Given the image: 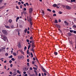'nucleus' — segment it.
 <instances>
[{
	"label": "nucleus",
	"mask_w": 76,
	"mask_h": 76,
	"mask_svg": "<svg viewBox=\"0 0 76 76\" xmlns=\"http://www.w3.org/2000/svg\"><path fill=\"white\" fill-rule=\"evenodd\" d=\"M27 18L28 22H32V18L31 17H27Z\"/></svg>",
	"instance_id": "f257e3e1"
},
{
	"label": "nucleus",
	"mask_w": 76,
	"mask_h": 76,
	"mask_svg": "<svg viewBox=\"0 0 76 76\" xmlns=\"http://www.w3.org/2000/svg\"><path fill=\"white\" fill-rule=\"evenodd\" d=\"M2 32L4 34H5V35H6V34H7V32L6 30H3L2 31Z\"/></svg>",
	"instance_id": "f03ea898"
},
{
	"label": "nucleus",
	"mask_w": 76,
	"mask_h": 76,
	"mask_svg": "<svg viewBox=\"0 0 76 76\" xmlns=\"http://www.w3.org/2000/svg\"><path fill=\"white\" fill-rule=\"evenodd\" d=\"M65 7L67 9H68V10H70V9H71V7L67 5Z\"/></svg>",
	"instance_id": "7ed1b4c3"
},
{
	"label": "nucleus",
	"mask_w": 76,
	"mask_h": 76,
	"mask_svg": "<svg viewBox=\"0 0 76 76\" xmlns=\"http://www.w3.org/2000/svg\"><path fill=\"white\" fill-rule=\"evenodd\" d=\"M42 71H43L44 72H45V73H48V72H47L46 70H45V69H44V68L42 67Z\"/></svg>",
	"instance_id": "20e7f679"
},
{
	"label": "nucleus",
	"mask_w": 76,
	"mask_h": 76,
	"mask_svg": "<svg viewBox=\"0 0 76 76\" xmlns=\"http://www.w3.org/2000/svg\"><path fill=\"white\" fill-rule=\"evenodd\" d=\"M64 23L65 25H66L67 26L68 25H69V23H68V22H67V21H64Z\"/></svg>",
	"instance_id": "39448f33"
},
{
	"label": "nucleus",
	"mask_w": 76,
	"mask_h": 76,
	"mask_svg": "<svg viewBox=\"0 0 76 76\" xmlns=\"http://www.w3.org/2000/svg\"><path fill=\"white\" fill-rule=\"evenodd\" d=\"M33 10V9L32 8H30L29 9V13H31L32 12Z\"/></svg>",
	"instance_id": "423d86ee"
},
{
	"label": "nucleus",
	"mask_w": 76,
	"mask_h": 76,
	"mask_svg": "<svg viewBox=\"0 0 76 76\" xmlns=\"http://www.w3.org/2000/svg\"><path fill=\"white\" fill-rule=\"evenodd\" d=\"M28 70V69L26 67H25L23 69V70L24 71H27Z\"/></svg>",
	"instance_id": "0eeeda50"
},
{
	"label": "nucleus",
	"mask_w": 76,
	"mask_h": 76,
	"mask_svg": "<svg viewBox=\"0 0 76 76\" xmlns=\"http://www.w3.org/2000/svg\"><path fill=\"white\" fill-rule=\"evenodd\" d=\"M56 27H57V28H60V25H58V24H56Z\"/></svg>",
	"instance_id": "6e6552de"
},
{
	"label": "nucleus",
	"mask_w": 76,
	"mask_h": 76,
	"mask_svg": "<svg viewBox=\"0 0 76 76\" xmlns=\"http://www.w3.org/2000/svg\"><path fill=\"white\" fill-rule=\"evenodd\" d=\"M5 27L7 29H9L10 28L9 26H7L6 25L5 26Z\"/></svg>",
	"instance_id": "1a4fd4ad"
},
{
	"label": "nucleus",
	"mask_w": 76,
	"mask_h": 76,
	"mask_svg": "<svg viewBox=\"0 0 76 76\" xmlns=\"http://www.w3.org/2000/svg\"><path fill=\"white\" fill-rule=\"evenodd\" d=\"M72 35V33H68V37H70Z\"/></svg>",
	"instance_id": "9d476101"
},
{
	"label": "nucleus",
	"mask_w": 76,
	"mask_h": 76,
	"mask_svg": "<svg viewBox=\"0 0 76 76\" xmlns=\"http://www.w3.org/2000/svg\"><path fill=\"white\" fill-rule=\"evenodd\" d=\"M18 59H21V58H22V56H18Z\"/></svg>",
	"instance_id": "9b49d317"
},
{
	"label": "nucleus",
	"mask_w": 76,
	"mask_h": 76,
	"mask_svg": "<svg viewBox=\"0 0 76 76\" xmlns=\"http://www.w3.org/2000/svg\"><path fill=\"white\" fill-rule=\"evenodd\" d=\"M18 48H20L21 47V45L20 43L18 44Z\"/></svg>",
	"instance_id": "f8f14e48"
},
{
	"label": "nucleus",
	"mask_w": 76,
	"mask_h": 76,
	"mask_svg": "<svg viewBox=\"0 0 76 76\" xmlns=\"http://www.w3.org/2000/svg\"><path fill=\"white\" fill-rule=\"evenodd\" d=\"M30 51H33V53H34V48H32L30 50Z\"/></svg>",
	"instance_id": "ddd939ff"
},
{
	"label": "nucleus",
	"mask_w": 76,
	"mask_h": 76,
	"mask_svg": "<svg viewBox=\"0 0 76 76\" xmlns=\"http://www.w3.org/2000/svg\"><path fill=\"white\" fill-rule=\"evenodd\" d=\"M54 23H58V21H57V20H55V22H54Z\"/></svg>",
	"instance_id": "4468645a"
},
{
	"label": "nucleus",
	"mask_w": 76,
	"mask_h": 76,
	"mask_svg": "<svg viewBox=\"0 0 76 76\" xmlns=\"http://www.w3.org/2000/svg\"><path fill=\"white\" fill-rule=\"evenodd\" d=\"M57 6L56 4H54L53 5V6L54 7H56Z\"/></svg>",
	"instance_id": "2eb2a0df"
},
{
	"label": "nucleus",
	"mask_w": 76,
	"mask_h": 76,
	"mask_svg": "<svg viewBox=\"0 0 76 76\" xmlns=\"http://www.w3.org/2000/svg\"><path fill=\"white\" fill-rule=\"evenodd\" d=\"M30 55L31 56V57H34V55H33V54H32V52L30 53Z\"/></svg>",
	"instance_id": "dca6fc26"
},
{
	"label": "nucleus",
	"mask_w": 76,
	"mask_h": 76,
	"mask_svg": "<svg viewBox=\"0 0 76 76\" xmlns=\"http://www.w3.org/2000/svg\"><path fill=\"white\" fill-rule=\"evenodd\" d=\"M9 21L10 23H12V19H10Z\"/></svg>",
	"instance_id": "f3484780"
},
{
	"label": "nucleus",
	"mask_w": 76,
	"mask_h": 76,
	"mask_svg": "<svg viewBox=\"0 0 76 76\" xmlns=\"http://www.w3.org/2000/svg\"><path fill=\"white\" fill-rule=\"evenodd\" d=\"M47 10H48V11H49V12H51V10H50V9H48Z\"/></svg>",
	"instance_id": "a211bd4d"
},
{
	"label": "nucleus",
	"mask_w": 76,
	"mask_h": 76,
	"mask_svg": "<svg viewBox=\"0 0 76 76\" xmlns=\"http://www.w3.org/2000/svg\"><path fill=\"white\" fill-rule=\"evenodd\" d=\"M42 14L43 15H44V11L43 10L42 11Z\"/></svg>",
	"instance_id": "6ab92c4d"
},
{
	"label": "nucleus",
	"mask_w": 76,
	"mask_h": 76,
	"mask_svg": "<svg viewBox=\"0 0 76 76\" xmlns=\"http://www.w3.org/2000/svg\"><path fill=\"white\" fill-rule=\"evenodd\" d=\"M27 31H28V29H27V28H25V30L24 31V33H26Z\"/></svg>",
	"instance_id": "aec40b11"
},
{
	"label": "nucleus",
	"mask_w": 76,
	"mask_h": 76,
	"mask_svg": "<svg viewBox=\"0 0 76 76\" xmlns=\"http://www.w3.org/2000/svg\"><path fill=\"white\" fill-rule=\"evenodd\" d=\"M13 55H14V56H16V53L15 52H14L13 53Z\"/></svg>",
	"instance_id": "412c9836"
},
{
	"label": "nucleus",
	"mask_w": 76,
	"mask_h": 76,
	"mask_svg": "<svg viewBox=\"0 0 76 76\" xmlns=\"http://www.w3.org/2000/svg\"><path fill=\"white\" fill-rule=\"evenodd\" d=\"M54 54H55V56H57V55L58 53H57V52H54Z\"/></svg>",
	"instance_id": "4be33fe9"
},
{
	"label": "nucleus",
	"mask_w": 76,
	"mask_h": 76,
	"mask_svg": "<svg viewBox=\"0 0 76 76\" xmlns=\"http://www.w3.org/2000/svg\"><path fill=\"white\" fill-rule=\"evenodd\" d=\"M75 0H71V2H75Z\"/></svg>",
	"instance_id": "5701e85b"
},
{
	"label": "nucleus",
	"mask_w": 76,
	"mask_h": 76,
	"mask_svg": "<svg viewBox=\"0 0 76 76\" xmlns=\"http://www.w3.org/2000/svg\"><path fill=\"white\" fill-rule=\"evenodd\" d=\"M30 47H31V45H29L28 47V50H29V49L30 48Z\"/></svg>",
	"instance_id": "b1692460"
},
{
	"label": "nucleus",
	"mask_w": 76,
	"mask_h": 76,
	"mask_svg": "<svg viewBox=\"0 0 76 76\" xmlns=\"http://www.w3.org/2000/svg\"><path fill=\"white\" fill-rule=\"evenodd\" d=\"M17 72L18 73H19V74H20V72H19V70H18L17 71Z\"/></svg>",
	"instance_id": "393cba45"
},
{
	"label": "nucleus",
	"mask_w": 76,
	"mask_h": 76,
	"mask_svg": "<svg viewBox=\"0 0 76 76\" xmlns=\"http://www.w3.org/2000/svg\"><path fill=\"white\" fill-rule=\"evenodd\" d=\"M73 31H74L73 30H70V32H71V33L72 32L73 33Z\"/></svg>",
	"instance_id": "a878e982"
},
{
	"label": "nucleus",
	"mask_w": 76,
	"mask_h": 76,
	"mask_svg": "<svg viewBox=\"0 0 76 76\" xmlns=\"http://www.w3.org/2000/svg\"><path fill=\"white\" fill-rule=\"evenodd\" d=\"M32 47V48H35V46H34V45H31Z\"/></svg>",
	"instance_id": "bb28decb"
},
{
	"label": "nucleus",
	"mask_w": 76,
	"mask_h": 76,
	"mask_svg": "<svg viewBox=\"0 0 76 76\" xmlns=\"http://www.w3.org/2000/svg\"><path fill=\"white\" fill-rule=\"evenodd\" d=\"M11 28H14V26H13V25H12L11 26Z\"/></svg>",
	"instance_id": "cd10ccee"
},
{
	"label": "nucleus",
	"mask_w": 76,
	"mask_h": 76,
	"mask_svg": "<svg viewBox=\"0 0 76 76\" xmlns=\"http://www.w3.org/2000/svg\"><path fill=\"white\" fill-rule=\"evenodd\" d=\"M19 26L20 28H22V25H20Z\"/></svg>",
	"instance_id": "c85d7f7f"
},
{
	"label": "nucleus",
	"mask_w": 76,
	"mask_h": 76,
	"mask_svg": "<svg viewBox=\"0 0 76 76\" xmlns=\"http://www.w3.org/2000/svg\"><path fill=\"white\" fill-rule=\"evenodd\" d=\"M29 22H30V23L31 25H32V22L31 21Z\"/></svg>",
	"instance_id": "c756f323"
},
{
	"label": "nucleus",
	"mask_w": 76,
	"mask_h": 76,
	"mask_svg": "<svg viewBox=\"0 0 76 76\" xmlns=\"http://www.w3.org/2000/svg\"><path fill=\"white\" fill-rule=\"evenodd\" d=\"M10 75H12L13 74V73H12V72H10Z\"/></svg>",
	"instance_id": "7c9ffc66"
},
{
	"label": "nucleus",
	"mask_w": 76,
	"mask_h": 76,
	"mask_svg": "<svg viewBox=\"0 0 76 76\" xmlns=\"http://www.w3.org/2000/svg\"><path fill=\"white\" fill-rule=\"evenodd\" d=\"M58 31H59L60 32H61V33H62V31H61V30H60V29H58Z\"/></svg>",
	"instance_id": "2f4dec72"
},
{
	"label": "nucleus",
	"mask_w": 76,
	"mask_h": 76,
	"mask_svg": "<svg viewBox=\"0 0 76 76\" xmlns=\"http://www.w3.org/2000/svg\"><path fill=\"white\" fill-rule=\"evenodd\" d=\"M26 48H27L26 46H25L24 48V50H26Z\"/></svg>",
	"instance_id": "473e14b6"
},
{
	"label": "nucleus",
	"mask_w": 76,
	"mask_h": 76,
	"mask_svg": "<svg viewBox=\"0 0 76 76\" xmlns=\"http://www.w3.org/2000/svg\"><path fill=\"white\" fill-rule=\"evenodd\" d=\"M12 57H13V56H12V55H11L9 57V58H12Z\"/></svg>",
	"instance_id": "72a5a7b5"
},
{
	"label": "nucleus",
	"mask_w": 76,
	"mask_h": 76,
	"mask_svg": "<svg viewBox=\"0 0 76 76\" xmlns=\"http://www.w3.org/2000/svg\"><path fill=\"white\" fill-rule=\"evenodd\" d=\"M27 66H28V67H29V63H27Z\"/></svg>",
	"instance_id": "f704fd0d"
},
{
	"label": "nucleus",
	"mask_w": 76,
	"mask_h": 76,
	"mask_svg": "<svg viewBox=\"0 0 76 76\" xmlns=\"http://www.w3.org/2000/svg\"><path fill=\"white\" fill-rule=\"evenodd\" d=\"M33 68L34 69V70H37V69L35 67H33Z\"/></svg>",
	"instance_id": "c9c22d12"
},
{
	"label": "nucleus",
	"mask_w": 76,
	"mask_h": 76,
	"mask_svg": "<svg viewBox=\"0 0 76 76\" xmlns=\"http://www.w3.org/2000/svg\"><path fill=\"white\" fill-rule=\"evenodd\" d=\"M57 16V15L56 14H54L53 15V16Z\"/></svg>",
	"instance_id": "e433bc0d"
},
{
	"label": "nucleus",
	"mask_w": 76,
	"mask_h": 76,
	"mask_svg": "<svg viewBox=\"0 0 76 76\" xmlns=\"http://www.w3.org/2000/svg\"><path fill=\"white\" fill-rule=\"evenodd\" d=\"M4 7V6H2V7H0V9H2V8H3Z\"/></svg>",
	"instance_id": "4c0bfd02"
},
{
	"label": "nucleus",
	"mask_w": 76,
	"mask_h": 76,
	"mask_svg": "<svg viewBox=\"0 0 76 76\" xmlns=\"http://www.w3.org/2000/svg\"><path fill=\"white\" fill-rule=\"evenodd\" d=\"M23 10H24V11H26V8H24L23 9Z\"/></svg>",
	"instance_id": "58836bf2"
},
{
	"label": "nucleus",
	"mask_w": 76,
	"mask_h": 76,
	"mask_svg": "<svg viewBox=\"0 0 76 76\" xmlns=\"http://www.w3.org/2000/svg\"><path fill=\"white\" fill-rule=\"evenodd\" d=\"M58 13L59 14H61V13H62V12H61V11H59L58 12Z\"/></svg>",
	"instance_id": "ea45409f"
},
{
	"label": "nucleus",
	"mask_w": 76,
	"mask_h": 76,
	"mask_svg": "<svg viewBox=\"0 0 76 76\" xmlns=\"http://www.w3.org/2000/svg\"><path fill=\"white\" fill-rule=\"evenodd\" d=\"M26 41L27 42H29V40L28 39H27Z\"/></svg>",
	"instance_id": "a19ab883"
},
{
	"label": "nucleus",
	"mask_w": 76,
	"mask_h": 76,
	"mask_svg": "<svg viewBox=\"0 0 76 76\" xmlns=\"http://www.w3.org/2000/svg\"><path fill=\"white\" fill-rule=\"evenodd\" d=\"M12 62V60H10L9 61V63H10V64H11V63Z\"/></svg>",
	"instance_id": "79ce46f5"
},
{
	"label": "nucleus",
	"mask_w": 76,
	"mask_h": 76,
	"mask_svg": "<svg viewBox=\"0 0 76 76\" xmlns=\"http://www.w3.org/2000/svg\"><path fill=\"white\" fill-rule=\"evenodd\" d=\"M73 27L74 28H76V26L75 25H74L73 26Z\"/></svg>",
	"instance_id": "37998d69"
},
{
	"label": "nucleus",
	"mask_w": 76,
	"mask_h": 76,
	"mask_svg": "<svg viewBox=\"0 0 76 76\" xmlns=\"http://www.w3.org/2000/svg\"><path fill=\"white\" fill-rule=\"evenodd\" d=\"M12 60V61H15V59H14L13 58H12L11 59Z\"/></svg>",
	"instance_id": "c03bdc74"
},
{
	"label": "nucleus",
	"mask_w": 76,
	"mask_h": 76,
	"mask_svg": "<svg viewBox=\"0 0 76 76\" xmlns=\"http://www.w3.org/2000/svg\"><path fill=\"white\" fill-rule=\"evenodd\" d=\"M73 33H74V34H76V31H74Z\"/></svg>",
	"instance_id": "a18cd8bd"
},
{
	"label": "nucleus",
	"mask_w": 76,
	"mask_h": 76,
	"mask_svg": "<svg viewBox=\"0 0 76 76\" xmlns=\"http://www.w3.org/2000/svg\"><path fill=\"white\" fill-rule=\"evenodd\" d=\"M20 31H21V29H18V32H20Z\"/></svg>",
	"instance_id": "49530a36"
},
{
	"label": "nucleus",
	"mask_w": 76,
	"mask_h": 76,
	"mask_svg": "<svg viewBox=\"0 0 76 76\" xmlns=\"http://www.w3.org/2000/svg\"><path fill=\"white\" fill-rule=\"evenodd\" d=\"M26 5H27V6H29V4H28V3H26Z\"/></svg>",
	"instance_id": "de8ad7c7"
},
{
	"label": "nucleus",
	"mask_w": 76,
	"mask_h": 76,
	"mask_svg": "<svg viewBox=\"0 0 76 76\" xmlns=\"http://www.w3.org/2000/svg\"><path fill=\"white\" fill-rule=\"evenodd\" d=\"M16 19H17V20H19V17H17L16 18Z\"/></svg>",
	"instance_id": "09e8293b"
},
{
	"label": "nucleus",
	"mask_w": 76,
	"mask_h": 76,
	"mask_svg": "<svg viewBox=\"0 0 76 76\" xmlns=\"http://www.w3.org/2000/svg\"><path fill=\"white\" fill-rule=\"evenodd\" d=\"M52 12L53 13H56V11H55V10H53Z\"/></svg>",
	"instance_id": "8fccbe9b"
},
{
	"label": "nucleus",
	"mask_w": 76,
	"mask_h": 76,
	"mask_svg": "<svg viewBox=\"0 0 76 76\" xmlns=\"http://www.w3.org/2000/svg\"><path fill=\"white\" fill-rule=\"evenodd\" d=\"M16 8L17 9H19V7L18 6H16Z\"/></svg>",
	"instance_id": "3c124183"
},
{
	"label": "nucleus",
	"mask_w": 76,
	"mask_h": 76,
	"mask_svg": "<svg viewBox=\"0 0 76 76\" xmlns=\"http://www.w3.org/2000/svg\"><path fill=\"white\" fill-rule=\"evenodd\" d=\"M10 66L11 67H13V65L12 64H11Z\"/></svg>",
	"instance_id": "603ef678"
},
{
	"label": "nucleus",
	"mask_w": 76,
	"mask_h": 76,
	"mask_svg": "<svg viewBox=\"0 0 76 76\" xmlns=\"http://www.w3.org/2000/svg\"><path fill=\"white\" fill-rule=\"evenodd\" d=\"M32 45H34V42H32Z\"/></svg>",
	"instance_id": "864d4df0"
},
{
	"label": "nucleus",
	"mask_w": 76,
	"mask_h": 76,
	"mask_svg": "<svg viewBox=\"0 0 76 76\" xmlns=\"http://www.w3.org/2000/svg\"><path fill=\"white\" fill-rule=\"evenodd\" d=\"M5 56H7L8 55V53H5Z\"/></svg>",
	"instance_id": "5fc2aeb1"
},
{
	"label": "nucleus",
	"mask_w": 76,
	"mask_h": 76,
	"mask_svg": "<svg viewBox=\"0 0 76 76\" xmlns=\"http://www.w3.org/2000/svg\"><path fill=\"white\" fill-rule=\"evenodd\" d=\"M23 14H26V12L24 11L23 12Z\"/></svg>",
	"instance_id": "6e6d98bb"
},
{
	"label": "nucleus",
	"mask_w": 76,
	"mask_h": 76,
	"mask_svg": "<svg viewBox=\"0 0 76 76\" xmlns=\"http://www.w3.org/2000/svg\"><path fill=\"white\" fill-rule=\"evenodd\" d=\"M18 4H19V5H20V4H21V3H20V2H18Z\"/></svg>",
	"instance_id": "4d7b16f0"
},
{
	"label": "nucleus",
	"mask_w": 76,
	"mask_h": 76,
	"mask_svg": "<svg viewBox=\"0 0 76 76\" xmlns=\"http://www.w3.org/2000/svg\"><path fill=\"white\" fill-rule=\"evenodd\" d=\"M27 62H29V59H27Z\"/></svg>",
	"instance_id": "13d9d810"
},
{
	"label": "nucleus",
	"mask_w": 76,
	"mask_h": 76,
	"mask_svg": "<svg viewBox=\"0 0 76 76\" xmlns=\"http://www.w3.org/2000/svg\"><path fill=\"white\" fill-rule=\"evenodd\" d=\"M21 53H22V54H23L24 55H25V54H24V53L23 52H21Z\"/></svg>",
	"instance_id": "bf43d9fd"
},
{
	"label": "nucleus",
	"mask_w": 76,
	"mask_h": 76,
	"mask_svg": "<svg viewBox=\"0 0 76 76\" xmlns=\"http://www.w3.org/2000/svg\"><path fill=\"white\" fill-rule=\"evenodd\" d=\"M41 76V73H39V75L38 76Z\"/></svg>",
	"instance_id": "052dcab7"
},
{
	"label": "nucleus",
	"mask_w": 76,
	"mask_h": 76,
	"mask_svg": "<svg viewBox=\"0 0 76 76\" xmlns=\"http://www.w3.org/2000/svg\"><path fill=\"white\" fill-rule=\"evenodd\" d=\"M44 76H46L47 75V74L45 73H44Z\"/></svg>",
	"instance_id": "680f3d73"
},
{
	"label": "nucleus",
	"mask_w": 76,
	"mask_h": 76,
	"mask_svg": "<svg viewBox=\"0 0 76 76\" xmlns=\"http://www.w3.org/2000/svg\"><path fill=\"white\" fill-rule=\"evenodd\" d=\"M33 37H31L30 38V39H33Z\"/></svg>",
	"instance_id": "e2e57ef3"
},
{
	"label": "nucleus",
	"mask_w": 76,
	"mask_h": 76,
	"mask_svg": "<svg viewBox=\"0 0 76 76\" xmlns=\"http://www.w3.org/2000/svg\"><path fill=\"white\" fill-rule=\"evenodd\" d=\"M58 22H61V20L60 19H59V20H58Z\"/></svg>",
	"instance_id": "0e129e2a"
},
{
	"label": "nucleus",
	"mask_w": 76,
	"mask_h": 76,
	"mask_svg": "<svg viewBox=\"0 0 76 76\" xmlns=\"http://www.w3.org/2000/svg\"><path fill=\"white\" fill-rule=\"evenodd\" d=\"M2 48V49H5V47H3Z\"/></svg>",
	"instance_id": "69168bd1"
},
{
	"label": "nucleus",
	"mask_w": 76,
	"mask_h": 76,
	"mask_svg": "<svg viewBox=\"0 0 76 76\" xmlns=\"http://www.w3.org/2000/svg\"><path fill=\"white\" fill-rule=\"evenodd\" d=\"M32 64H34V61H32Z\"/></svg>",
	"instance_id": "338daca9"
},
{
	"label": "nucleus",
	"mask_w": 76,
	"mask_h": 76,
	"mask_svg": "<svg viewBox=\"0 0 76 76\" xmlns=\"http://www.w3.org/2000/svg\"><path fill=\"white\" fill-rule=\"evenodd\" d=\"M28 76V74H26L24 76Z\"/></svg>",
	"instance_id": "774afa93"
}]
</instances>
